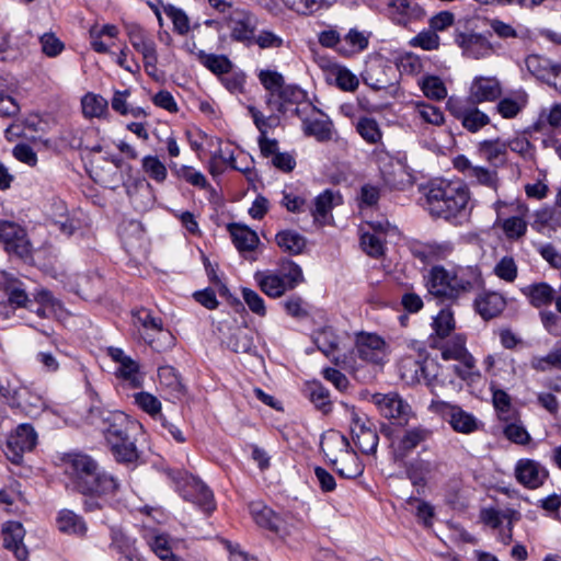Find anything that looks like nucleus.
I'll return each mask as SVG.
<instances>
[{
	"label": "nucleus",
	"instance_id": "36",
	"mask_svg": "<svg viewBox=\"0 0 561 561\" xmlns=\"http://www.w3.org/2000/svg\"><path fill=\"white\" fill-rule=\"evenodd\" d=\"M526 211L525 206H519V215L497 220V226L502 228L507 239L516 240L525 236L527 231V222L524 218Z\"/></svg>",
	"mask_w": 561,
	"mask_h": 561
},
{
	"label": "nucleus",
	"instance_id": "58",
	"mask_svg": "<svg viewBox=\"0 0 561 561\" xmlns=\"http://www.w3.org/2000/svg\"><path fill=\"white\" fill-rule=\"evenodd\" d=\"M492 401L501 420L505 422L515 420V411L512 408L511 397L504 390H493Z\"/></svg>",
	"mask_w": 561,
	"mask_h": 561
},
{
	"label": "nucleus",
	"instance_id": "27",
	"mask_svg": "<svg viewBox=\"0 0 561 561\" xmlns=\"http://www.w3.org/2000/svg\"><path fill=\"white\" fill-rule=\"evenodd\" d=\"M505 306V298L495 291L482 293L474 300L477 312L485 320L497 317Z\"/></svg>",
	"mask_w": 561,
	"mask_h": 561
},
{
	"label": "nucleus",
	"instance_id": "31",
	"mask_svg": "<svg viewBox=\"0 0 561 561\" xmlns=\"http://www.w3.org/2000/svg\"><path fill=\"white\" fill-rule=\"evenodd\" d=\"M514 364V358L501 353L490 354L483 359L485 371L493 377L513 376L515 374Z\"/></svg>",
	"mask_w": 561,
	"mask_h": 561
},
{
	"label": "nucleus",
	"instance_id": "19",
	"mask_svg": "<svg viewBox=\"0 0 561 561\" xmlns=\"http://www.w3.org/2000/svg\"><path fill=\"white\" fill-rule=\"evenodd\" d=\"M467 339L463 334H455L448 340H434V344L442 352L445 360H457L467 367H474L476 359L466 347Z\"/></svg>",
	"mask_w": 561,
	"mask_h": 561
},
{
	"label": "nucleus",
	"instance_id": "9",
	"mask_svg": "<svg viewBox=\"0 0 561 561\" xmlns=\"http://www.w3.org/2000/svg\"><path fill=\"white\" fill-rule=\"evenodd\" d=\"M430 409L440 414L457 433L471 434L479 428V420L459 405H454L442 400H433Z\"/></svg>",
	"mask_w": 561,
	"mask_h": 561
},
{
	"label": "nucleus",
	"instance_id": "30",
	"mask_svg": "<svg viewBox=\"0 0 561 561\" xmlns=\"http://www.w3.org/2000/svg\"><path fill=\"white\" fill-rule=\"evenodd\" d=\"M228 230L234 247L242 254L254 251L260 242L256 232L244 225L231 224L228 226Z\"/></svg>",
	"mask_w": 561,
	"mask_h": 561
},
{
	"label": "nucleus",
	"instance_id": "23",
	"mask_svg": "<svg viewBox=\"0 0 561 561\" xmlns=\"http://www.w3.org/2000/svg\"><path fill=\"white\" fill-rule=\"evenodd\" d=\"M129 43L136 51L141 54L142 60L147 61V66L152 67L157 45L151 36L138 24H128L126 26Z\"/></svg>",
	"mask_w": 561,
	"mask_h": 561
},
{
	"label": "nucleus",
	"instance_id": "35",
	"mask_svg": "<svg viewBox=\"0 0 561 561\" xmlns=\"http://www.w3.org/2000/svg\"><path fill=\"white\" fill-rule=\"evenodd\" d=\"M337 473L346 479H355L364 471V467L359 461L358 456L353 450L342 454L336 462H332Z\"/></svg>",
	"mask_w": 561,
	"mask_h": 561
},
{
	"label": "nucleus",
	"instance_id": "53",
	"mask_svg": "<svg viewBox=\"0 0 561 561\" xmlns=\"http://www.w3.org/2000/svg\"><path fill=\"white\" fill-rule=\"evenodd\" d=\"M468 179L472 184H479L496 191L499 187V176L495 170L476 165L471 169Z\"/></svg>",
	"mask_w": 561,
	"mask_h": 561
},
{
	"label": "nucleus",
	"instance_id": "40",
	"mask_svg": "<svg viewBox=\"0 0 561 561\" xmlns=\"http://www.w3.org/2000/svg\"><path fill=\"white\" fill-rule=\"evenodd\" d=\"M531 227L537 231L545 228L557 230L561 228V209L557 207H546L537 210Z\"/></svg>",
	"mask_w": 561,
	"mask_h": 561
},
{
	"label": "nucleus",
	"instance_id": "10",
	"mask_svg": "<svg viewBox=\"0 0 561 561\" xmlns=\"http://www.w3.org/2000/svg\"><path fill=\"white\" fill-rule=\"evenodd\" d=\"M448 112L470 133H477L489 125L491 119L469 100L450 98L447 102Z\"/></svg>",
	"mask_w": 561,
	"mask_h": 561
},
{
	"label": "nucleus",
	"instance_id": "61",
	"mask_svg": "<svg viewBox=\"0 0 561 561\" xmlns=\"http://www.w3.org/2000/svg\"><path fill=\"white\" fill-rule=\"evenodd\" d=\"M494 274L506 283H513L517 278L518 267L513 256H503L493 268Z\"/></svg>",
	"mask_w": 561,
	"mask_h": 561
},
{
	"label": "nucleus",
	"instance_id": "33",
	"mask_svg": "<svg viewBox=\"0 0 561 561\" xmlns=\"http://www.w3.org/2000/svg\"><path fill=\"white\" fill-rule=\"evenodd\" d=\"M340 195H335L333 191L325 190L314 199V205L310 208L311 215L316 222L319 225L327 224L328 217L336 204L335 201H340Z\"/></svg>",
	"mask_w": 561,
	"mask_h": 561
},
{
	"label": "nucleus",
	"instance_id": "6",
	"mask_svg": "<svg viewBox=\"0 0 561 561\" xmlns=\"http://www.w3.org/2000/svg\"><path fill=\"white\" fill-rule=\"evenodd\" d=\"M255 280L266 296L278 298L296 288L305 278L301 267L293 261H287L276 271L256 273Z\"/></svg>",
	"mask_w": 561,
	"mask_h": 561
},
{
	"label": "nucleus",
	"instance_id": "56",
	"mask_svg": "<svg viewBox=\"0 0 561 561\" xmlns=\"http://www.w3.org/2000/svg\"><path fill=\"white\" fill-rule=\"evenodd\" d=\"M163 12L172 21L175 33L186 35L190 32V19L182 9L173 4H167L163 5Z\"/></svg>",
	"mask_w": 561,
	"mask_h": 561
},
{
	"label": "nucleus",
	"instance_id": "26",
	"mask_svg": "<svg viewBox=\"0 0 561 561\" xmlns=\"http://www.w3.org/2000/svg\"><path fill=\"white\" fill-rule=\"evenodd\" d=\"M430 436L431 431L423 426H416L407 430L403 433V435L399 438L394 447V457L397 459H403L421 443L428 439Z\"/></svg>",
	"mask_w": 561,
	"mask_h": 561
},
{
	"label": "nucleus",
	"instance_id": "51",
	"mask_svg": "<svg viewBox=\"0 0 561 561\" xmlns=\"http://www.w3.org/2000/svg\"><path fill=\"white\" fill-rule=\"evenodd\" d=\"M82 112L87 117H101L107 111V100L94 93H87L82 100Z\"/></svg>",
	"mask_w": 561,
	"mask_h": 561
},
{
	"label": "nucleus",
	"instance_id": "28",
	"mask_svg": "<svg viewBox=\"0 0 561 561\" xmlns=\"http://www.w3.org/2000/svg\"><path fill=\"white\" fill-rule=\"evenodd\" d=\"M320 446L325 457L331 462H336L342 454H346L351 450V445L346 436L333 430L322 435Z\"/></svg>",
	"mask_w": 561,
	"mask_h": 561
},
{
	"label": "nucleus",
	"instance_id": "20",
	"mask_svg": "<svg viewBox=\"0 0 561 561\" xmlns=\"http://www.w3.org/2000/svg\"><path fill=\"white\" fill-rule=\"evenodd\" d=\"M503 89L496 77H474L469 89V98L473 104L494 102L502 95Z\"/></svg>",
	"mask_w": 561,
	"mask_h": 561
},
{
	"label": "nucleus",
	"instance_id": "62",
	"mask_svg": "<svg viewBox=\"0 0 561 561\" xmlns=\"http://www.w3.org/2000/svg\"><path fill=\"white\" fill-rule=\"evenodd\" d=\"M314 343L325 356H330L337 348L339 339L332 329L325 328L316 333Z\"/></svg>",
	"mask_w": 561,
	"mask_h": 561
},
{
	"label": "nucleus",
	"instance_id": "43",
	"mask_svg": "<svg viewBox=\"0 0 561 561\" xmlns=\"http://www.w3.org/2000/svg\"><path fill=\"white\" fill-rule=\"evenodd\" d=\"M305 394L310 402L323 413H328L332 409L330 392L320 382H310L305 388Z\"/></svg>",
	"mask_w": 561,
	"mask_h": 561
},
{
	"label": "nucleus",
	"instance_id": "55",
	"mask_svg": "<svg viewBox=\"0 0 561 561\" xmlns=\"http://www.w3.org/2000/svg\"><path fill=\"white\" fill-rule=\"evenodd\" d=\"M356 130L368 144H378L382 138L377 121L370 117L359 118L356 124Z\"/></svg>",
	"mask_w": 561,
	"mask_h": 561
},
{
	"label": "nucleus",
	"instance_id": "38",
	"mask_svg": "<svg viewBox=\"0 0 561 561\" xmlns=\"http://www.w3.org/2000/svg\"><path fill=\"white\" fill-rule=\"evenodd\" d=\"M420 8L412 0H392L390 2V13L392 20L399 25H408V23L416 18Z\"/></svg>",
	"mask_w": 561,
	"mask_h": 561
},
{
	"label": "nucleus",
	"instance_id": "45",
	"mask_svg": "<svg viewBox=\"0 0 561 561\" xmlns=\"http://www.w3.org/2000/svg\"><path fill=\"white\" fill-rule=\"evenodd\" d=\"M285 7L300 15H310L330 7L335 0H282Z\"/></svg>",
	"mask_w": 561,
	"mask_h": 561
},
{
	"label": "nucleus",
	"instance_id": "60",
	"mask_svg": "<svg viewBox=\"0 0 561 561\" xmlns=\"http://www.w3.org/2000/svg\"><path fill=\"white\" fill-rule=\"evenodd\" d=\"M503 434L510 442L517 445L525 446L531 440L529 433L519 421L511 420L506 422Z\"/></svg>",
	"mask_w": 561,
	"mask_h": 561
},
{
	"label": "nucleus",
	"instance_id": "17",
	"mask_svg": "<svg viewBox=\"0 0 561 561\" xmlns=\"http://www.w3.org/2000/svg\"><path fill=\"white\" fill-rule=\"evenodd\" d=\"M455 43L461 48L463 56L472 59L488 58L494 50L486 36L474 32L456 34Z\"/></svg>",
	"mask_w": 561,
	"mask_h": 561
},
{
	"label": "nucleus",
	"instance_id": "48",
	"mask_svg": "<svg viewBox=\"0 0 561 561\" xmlns=\"http://www.w3.org/2000/svg\"><path fill=\"white\" fill-rule=\"evenodd\" d=\"M479 150L481 154L492 164L496 165L499 162H505V156L507 152L506 142L500 139L484 140L480 142Z\"/></svg>",
	"mask_w": 561,
	"mask_h": 561
},
{
	"label": "nucleus",
	"instance_id": "57",
	"mask_svg": "<svg viewBox=\"0 0 561 561\" xmlns=\"http://www.w3.org/2000/svg\"><path fill=\"white\" fill-rule=\"evenodd\" d=\"M385 237L370 231L363 232L360 237V245L365 253L371 257H380L385 253Z\"/></svg>",
	"mask_w": 561,
	"mask_h": 561
},
{
	"label": "nucleus",
	"instance_id": "49",
	"mask_svg": "<svg viewBox=\"0 0 561 561\" xmlns=\"http://www.w3.org/2000/svg\"><path fill=\"white\" fill-rule=\"evenodd\" d=\"M257 78L264 89L270 92L267 104L272 105L273 98L278 94L279 90L285 84L283 75L275 70L264 69L259 72Z\"/></svg>",
	"mask_w": 561,
	"mask_h": 561
},
{
	"label": "nucleus",
	"instance_id": "32",
	"mask_svg": "<svg viewBox=\"0 0 561 561\" xmlns=\"http://www.w3.org/2000/svg\"><path fill=\"white\" fill-rule=\"evenodd\" d=\"M369 35L357 28H351L342 39V46H340V55L350 57L355 54L362 53L368 47Z\"/></svg>",
	"mask_w": 561,
	"mask_h": 561
},
{
	"label": "nucleus",
	"instance_id": "13",
	"mask_svg": "<svg viewBox=\"0 0 561 561\" xmlns=\"http://www.w3.org/2000/svg\"><path fill=\"white\" fill-rule=\"evenodd\" d=\"M227 26L233 41L251 45L257 27V18L245 9L234 8L227 16Z\"/></svg>",
	"mask_w": 561,
	"mask_h": 561
},
{
	"label": "nucleus",
	"instance_id": "54",
	"mask_svg": "<svg viewBox=\"0 0 561 561\" xmlns=\"http://www.w3.org/2000/svg\"><path fill=\"white\" fill-rule=\"evenodd\" d=\"M134 399L135 403L144 412L148 413L154 419H163L161 413V402L156 396L147 391H140L134 394Z\"/></svg>",
	"mask_w": 561,
	"mask_h": 561
},
{
	"label": "nucleus",
	"instance_id": "22",
	"mask_svg": "<svg viewBox=\"0 0 561 561\" xmlns=\"http://www.w3.org/2000/svg\"><path fill=\"white\" fill-rule=\"evenodd\" d=\"M356 352L363 360L379 365L386 357V343L377 334L362 333L356 339Z\"/></svg>",
	"mask_w": 561,
	"mask_h": 561
},
{
	"label": "nucleus",
	"instance_id": "52",
	"mask_svg": "<svg viewBox=\"0 0 561 561\" xmlns=\"http://www.w3.org/2000/svg\"><path fill=\"white\" fill-rule=\"evenodd\" d=\"M142 171L154 182L163 183L168 176L164 163L157 156H146L141 160Z\"/></svg>",
	"mask_w": 561,
	"mask_h": 561
},
{
	"label": "nucleus",
	"instance_id": "21",
	"mask_svg": "<svg viewBox=\"0 0 561 561\" xmlns=\"http://www.w3.org/2000/svg\"><path fill=\"white\" fill-rule=\"evenodd\" d=\"M3 547L19 561H26L28 550L24 545L25 529L20 522H7L1 529Z\"/></svg>",
	"mask_w": 561,
	"mask_h": 561
},
{
	"label": "nucleus",
	"instance_id": "5",
	"mask_svg": "<svg viewBox=\"0 0 561 561\" xmlns=\"http://www.w3.org/2000/svg\"><path fill=\"white\" fill-rule=\"evenodd\" d=\"M412 346L417 351L419 357L407 355L400 359L399 373L401 379L408 385L423 381L431 388L432 392L435 391L437 386H445V378H442L438 374L439 364L427 355L422 344L413 342Z\"/></svg>",
	"mask_w": 561,
	"mask_h": 561
},
{
	"label": "nucleus",
	"instance_id": "7",
	"mask_svg": "<svg viewBox=\"0 0 561 561\" xmlns=\"http://www.w3.org/2000/svg\"><path fill=\"white\" fill-rule=\"evenodd\" d=\"M133 324L144 341L156 351H163L173 344L174 337L170 331L163 329L162 319L146 308L133 311Z\"/></svg>",
	"mask_w": 561,
	"mask_h": 561
},
{
	"label": "nucleus",
	"instance_id": "15",
	"mask_svg": "<svg viewBox=\"0 0 561 561\" xmlns=\"http://www.w3.org/2000/svg\"><path fill=\"white\" fill-rule=\"evenodd\" d=\"M37 442V435L30 424H20L7 439L3 449L8 459L13 463L22 460L23 454L31 451Z\"/></svg>",
	"mask_w": 561,
	"mask_h": 561
},
{
	"label": "nucleus",
	"instance_id": "12",
	"mask_svg": "<svg viewBox=\"0 0 561 561\" xmlns=\"http://www.w3.org/2000/svg\"><path fill=\"white\" fill-rule=\"evenodd\" d=\"M370 401L383 417L392 420L399 425H405L412 413L409 403L397 392L375 393Z\"/></svg>",
	"mask_w": 561,
	"mask_h": 561
},
{
	"label": "nucleus",
	"instance_id": "25",
	"mask_svg": "<svg viewBox=\"0 0 561 561\" xmlns=\"http://www.w3.org/2000/svg\"><path fill=\"white\" fill-rule=\"evenodd\" d=\"M530 306L536 309L550 306L556 299L557 290L546 282L529 284L520 289Z\"/></svg>",
	"mask_w": 561,
	"mask_h": 561
},
{
	"label": "nucleus",
	"instance_id": "41",
	"mask_svg": "<svg viewBox=\"0 0 561 561\" xmlns=\"http://www.w3.org/2000/svg\"><path fill=\"white\" fill-rule=\"evenodd\" d=\"M275 108L284 113L286 104H300L307 99V92L297 84H284L276 95Z\"/></svg>",
	"mask_w": 561,
	"mask_h": 561
},
{
	"label": "nucleus",
	"instance_id": "2",
	"mask_svg": "<svg viewBox=\"0 0 561 561\" xmlns=\"http://www.w3.org/2000/svg\"><path fill=\"white\" fill-rule=\"evenodd\" d=\"M469 202L470 191L467 184L460 180H440L427 186L424 208L432 217L458 226L470 216Z\"/></svg>",
	"mask_w": 561,
	"mask_h": 561
},
{
	"label": "nucleus",
	"instance_id": "16",
	"mask_svg": "<svg viewBox=\"0 0 561 561\" xmlns=\"http://www.w3.org/2000/svg\"><path fill=\"white\" fill-rule=\"evenodd\" d=\"M514 477L524 488L536 490L542 486L548 480L549 471L535 459L520 458L515 463Z\"/></svg>",
	"mask_w": 561,
	"mask_h": 561
},
{
	"label": "nucleus",
	"instance_id": "63",
	"mask_svg": "<svg viewBox=\"0 0 561 561\" xmlns=\"http://www.w3.org/2000/svg\"><path fill=\"white\" fill-rule=\"evenodd\" d=\"M421 88L423 93L432 100L440 101L447 95V89L444 82L435 76L424 78Z\"/></svg>",
	"mask_w": 561,
	"mask_h": 561
},
{
	"label": "nucleus",
	"instance_id": "34",
	"mask_svg": "<svg viewBox=\"0 0 561 561\" xmlns=\"http://www.w3.org/2000/svg\"><path fill=\"white\" fill-rule=\"evenodd\" d=\"M160 386L169 391L173 399H180L185 393V387L176 370L171 366L160 367L158 370Z\"/></svg>",
	"mask_w": 561,
	"mask_h": 561
},
{
	"label": "nucleus",
	"instance_id": "14",
	"mask_svg": "<svg viewBox=\"0 0 561 561\" xmlns=\"http://www.w3.org/2000/svg\"><path fill=\"white\" fill-rule=\"evenodd\" d=\"M0 396L4 398L11 407H15L25 413H32L44 405L42 394L33 389L32 386L19 385L15 387L1 386Z\"/></svg>",
	"mask_w": 561,
	"mask_h": 561
},
{
	"label": "nucleus",
	"instance_id": "3",
	"mask_svg": "<svg viewBox=\"0 0 561 561\" xmlns=\"http://www.w3.org/2000/svg\"><path fill=\"white\" fill-rule=\"evenodd\" d=\"M67 471L75 489L84 495H111L119 488L117 479L101 470L88 455H75L68 462Z\"/></svg>",
	"mask_w": 561,
	"mask_h": 561
},
{
	"label": "nucleus",
	"instance_id": "11",
	"mask_svg": "<svg viewBox=\"0 0 561 561\" xmlns=\"http://www.w3.org/2000/svg\"><path fill=\"white\" fill-rule=\"evenodd\" d=\"M0 243L9 254L16 255L20 259L31 256L32 244L26 230L16 222L0 220Z\"/></svg>",
	"mask_w": 561,
	"mask_h": 561
},
{
	"label": "nucleus",
	"instance_id": "24",
	"mask_svg": "<svg viewBox=\"0 0 561 561\" xmlns=\"http://www.w3.org/2000/svg\"><path fill=\"white\" fill-rule=\"evenodd\" d=\"M144 539L151 551L162 561H180V557L174 553V541L164 533L157 529H147L144 531Z\"/></svg>",
	"mask_w": 561,
	"mask_h": 561
},
{
	"label": "nucleus",
	"instance_id": "37",
	"mask_svg": "<svg viewBox=\"0 0 561 561\" xmlns=\"http://www.w3.org/2000/svg\"><path fill=\"white\" fill-rule=\"evenodd\" d=\"M320 117L305 118L302 121L304 131L308 136H313L319 141L331 139V122L320 111H317Z\"/></svg>",
	"mask_w": 561,
	"mask_h": 561
},
{
	"label": "nucleus",
	"instance_id": "64",
	"mask_svg": "<svg viewBox=\"0 0 561 561\" xmlns=\"http://www.w3.org/2000/svg\"><path fill=\"white\" fill-rule=\"evenodd\" d=\"M171 170L181 179L197 187H206L207 180L203 173L188 165H170Z\"/></svg>",
	"mask_w": 561,
	"mask_h": 561
},
{
	"label": "nucleus",
	"instance_id": "29",
	"mask_svg": "<svg viewBox=\"0 0 561 561\" xmlns=\"http://www.w3.org/2000/svg\"><path fill=\"white\" fill-rule=\"evenodd\" d=\"M249 511L257 526L268 529L275 534L280 533V517L264 503L252 502L249 504Z\"/></svg>",
	"mask_w": 561,
	"mask_h": 561
},
{
	"label": "nucleus",
	"instance_id": "1",
	"mask_svg": "<svg viewBox=\"0 0 561 561\" xmlns=\"http://www.w3.org/2000/svg\"><path fill=\"white\" fill-rule=\"evenodd\" d=\"M424 278L430 295L449 302H457L484 285L478 265H455L451 268L434 265Z\"/></svg>",
	"mask_w": 561,
	"mask_h": 561
},
{
	"label": "nucleus",
	"instance_id": "8",
	"mask_svg": "<svg viewBox=\"0 0 561 561\" xmlns=\"http://www.w3.org/2000/svg\"><path fill=\"white\" fill-rule=\"evenodd\" d=\"M350 430L356 447L365 455H375L379 436L368 416L354 407L347 409Z\"/></svg>",
	"mask_w": 561,
	"mask_h": 561
},
{
	"label": "nucleus",
	"instance_id": "44",
	"mask_svg": "<svg viewBox=\"0 0 561 561\" xmlns=\"http://www.w3.org/2000/svg\"><path fill=\"white\" fill-rule=\"evenodd\" d=\"M116 376L133 389L142 387L144 375L140 373L139 364L133 358L117 367Z\"/></svg>",
	"mask_w": 561,
	"mask_h": 561
},
{
	"label": "nucleus",
	"instance_id": "59",
	"mask_svg": "<svg viewBox=\"0 0 561 561\" xmlns=\"http://www.w3.org/2000/svg\"><path fill=\"white\" fill-rule=\"evenodd\" d=\"M530 367L537 371H546L551 368L561 369V347H554L546 356H533Z\"/></svg>",
	"mask_w": 561,
	"mask_h": 561
},
{
	"label": "nucleus",
	"instance_id": "39",
	"mask_svg": "<svg viewBox=\"0 0 561 561\" xmlns=\"http://www.w3.org/2000/svg\"><path fill=\"white\" fill-rule=\"evenodd\" d=\"M58 529L68 535H83L87 526L81 516L70 510H62L57 517Z\"/></svg>",
	"mask_w": 561,
	"mask_h": 561
},
{
	"label": "nucleus",
	"instance_id": "46",
	"mask_svg": "<svg viewBox=\"0 0 561 561\" xmlns=\"http://www.w3.org/2000/svg\"><path fill=\"white\" fill-rule=\"evenodd\" d=\"M433 330L435 332V340H445L456 328L454 312L450 308H443L433 320Z\"/></svg>",
	"mask_w": 561,
	"mask_h": 561
},
{
	"label": "nucleus",
	"instance_id": "4",
	"mask_svg": "<svg viewBox=\"0 0 561 561\" xmlns=\"http://www.w3.org/2000/svg\"><path fill=\"white\" fill-rule=\"evenodd\" d=\"M103 422L105 439L112 454L119 462H133L138 458V451L134 440L128 434L130 421L121 411L100 412Z\"/></svg>",
	"mask_w": 561,
	"mask_h": 561
},
{
	"label": "nucleus",
	"instance_id": "18",
	"mask_svg": "<svg viewBox=\"0 0 561 561\" xmlns=\"http://www.w3.org/2000/svg\"><path fill=\"white\" fill-rule=\"evenodd\" d=\"M184 500L192 502L206 514H210L216 508L214 494L211 490L198 478L190 477L182 490Z\"/></svg>",
	"mask_w": 561,
	"mask_h": 561
},
{
	"label": "nucleus",
	"instance_id": "47",
	"mask_svg": "<svg viewBox=\"0 0 561 561\" xmlns=\"http://www.w3.org/2000/svg\"><path fill=\"white\" fill-rule=\"evenodd\" d=\"M198 60L215 75H228L232 62L224 55L207 54L204 50L197 53Z\"/></svg>",
	"mask_w": 561,
	"mask_h": 561
},
{
	"label": "nucleus",
	"instance_id": "42",
	"mask_svg": "<svg viewBox=\"0 0 561 561\" xmlns=\"http://www.w3.org/2000/svg\"><path fill=\"white\" fill-rule=\"evenodd\" d=\"M277 245L289 254H299L306 247V239L294 230H283L275 236Z\"/></svg>",
	"mask_w": 561,
	"mask_h": 561
},
{
	"label": "nucleus",
	"instance_id": "50",
	"mask_svg": "<svg viewBox=\"0 0 561 561\" xmlns=\"http://www.w3.org/2000/svg\"><path fill=\"white\" fill-rule=\"evenodd\" d=\"M527 96L503 98L496 104V112L505 119L515 118L526 106Z\"/></svg>",
	"mask_w": 561,
	"mask_h": 561
}]
</instances>
